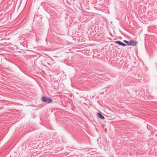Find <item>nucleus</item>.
Masks as SVG:
<instances>
[{
  "label": "nucleus",
  "instance_id": "5",
  "mask_svg": "<svg viewBox=\"0 0 157 157\" xmlns=\"http://www.w3.org/2000/svg\"><path fill=\"white\" fill-rule=\"evenodd\" d=\"M123 42L124 43H125L127 44V45H129V44H130V41H128L126 40H124L123 41Z\"/></svg>",
  "mask_w": 157,
  "mask_h": 157
},
{
  "label": "nucleus",
  "instance_id": "3",
  "mask_svg": "<svg viewBox=\"0 0 157 157\" xmlns=\"http://www.w3.org/2000/svg\"><path fill=\"white\" fill-rule=\"evenodd\" d=\"M97 116L98 118L100 119H104L105 118L104 116L99 113H97Z\"/></svg>",
  "mask_w": 157,
  "mask_h": 157
},
{
  "label": "nucleus",
  "instance_id": "2",
  "mask_svg": "<svg viewBox=\"0 0 157 157\" xmlns=\"http://www.w3.org/2000/svg\"><path fill=\"white\" fill-rule=\"evenodd\" d=\"M138 42L135 40H131L130 41V44L129 46H134L137 45Z\"/></svg>",
  "mask_w": 157,
  "mask_h": 157
},
{
  "label": "nucleus",
  "instance_id": "4",
  "mask_svg": "<svg viewBox=\"0 0 157 157\" xmlns=\"http://www.w3.org/2000/svg\"><path fill=\"white\" fill-rule=\"evenodd\" d=\"M115 43H116V44H118L120 45H122V46H126V44H125L121 42L120 41H115Z\"/></svg>",
  "mask_w": 157,
  "mask_h": 157
},
{
  "label": "nucleus",
  "instance_id": "1",
  "mask_svg": "<svg viewBox=\"0 0 157 157\" xmlns=\"http://www.w3.org/2000/svg\"><path fill=\"white\" fill-rule=\"evenodd\" d=\"M41 100L43 102L48 103L51 102L52 101V100L51 98L45 97H42L41 98Z\"/></svg>",
  "mask_w": 157,
  "mask_h": 157
}]
</instances>
